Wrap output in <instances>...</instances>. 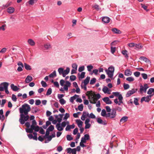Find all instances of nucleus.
<instances>
[{
    "instance_id": "44",
    "label": "nucleus",
    "mask_w": 154,
    "mask_h": 154,
    "mask_svg": "<svg viewBox=\"0 0 154 154\" xmlns=\"http://www.w3.org/2000/svg\"><path fill=\"white\" fill-rule=\"evenodd\" d=\"M38 0H29L28 2L29 3L30 5H33L35 2H36Z\"/></svg>"
},
{
    "instance_id": "31",
    "label": "nucleus",
    "mask_w": 154,
    "mask_h": 154,
    "mask_svg": "<svg viewBox=\"0 0 154 154\" xmlns=\"http://www.w3.org/2000/svg\"><path fill=\"white\" fill-rule=\"evenodd\" d=\"M127 51L126 50H123L122 51V53L124 55L125 57L127 58L128 59V56L127 54Z\"/></svg>"
},
{
    "instance_id": "52",
    "label": "nucleus",
    "mask_w": 154,
    "mask_h": 154,
    "mask_svg": "<svg viewBox=\"0 0 154 154\" xmlns=\"http://www.w3.org/2000/svg\"><path fill=\"white\" fill-rule=\"evenodd\" d=\"M113 141H111L110 142V147L112 148L113 147V146H114V147H116L117 146V145H115L114 144H113Z\"/></svg>"
},
{
    "instance_id": "50",
    "label": "nucleus",
    "mask_w": 154,
    "mask_h": 154,
    "mask_svg": "<svg viewBox=\"0 0 154 154\" xmlns=\"http://www.w3.org/2000/svg\"><path fill=\"white\" fill-rule=\"evenodd\" d=\"M93 7L97 11H99V10L100 9V8L98 5L95 4L94 6H93Z\"/></svg>"
},
{
    "instance_id": "19",
    "label": "nucleus",
    "mask_w": 154,
    "mask_h": 154,
    "mask_svg": "<svg viewBox=\"0 0 154 154\" xmlns=\"http://www.w3.org/2000/svg\"><path fill=\"white\" fill-rule=\"evenodd\" d=\"M112 31L114 33L116 34H120L122 33V32L121 31L116 28H114L112 29Z\"/></svg>"
},
{
    "instance_id": "56",
    "label": "nucleus",
    "mask_w": 154,
    "mask_h": 154,
    "mask_svg": "<svg viewBox=\"0 0 154 154\" xmlns=\"http://www.w3.org/2000/svg\"><path fill=\"white\" fill-rule=\"evenodd\" d=\"M141 7L142 8H143L145 10H146V11H149L147 9V7L144 4H141Z\"/></svg>"
},
{
    "instance_id": "21",
    "label": "nucleus",
    "mask_w": 154,
    "mask_h": 154,
    "mask_svg": "<svg viewBox=\"0 0 154 154\" xmlns=\"http://www.w3.org/2000/svg\"><path fill=\"white\" fill-rule=\"evenodd\" d=\"M102 91L105 93H107L109 94H110V93L109 92V91L108 88L106 86H104L102 89Z\"/></svg>"
},
{
    "instance_id": "54",
    "label": "nucleus",
    "mask_w": 154,
    "mask_h": 154,
    "mask_svg": "<svg viewBox=\"0 0 154 154\" xmlns=\"http://www.w3.org/2000/svg\"><path fill=\"white\" fill-rule=\"evenodd\" d=\"M32 109L34 110V111L32 112L33 113H35L39 111V110L36 107H33Z\"/></svg>"
},
{
    "instance_id": "30",
    "label": "nucleus",
    "mask_w": 154,
    "mask_h": 154,
    "mask_svg": "<svg viewBox=\"0 0 154 154\" xmlns=\"http://www.w3.org/2000/svg\"><path fill=\"white\" fill-rule=\"evenodd\" d=\"M118 99L119 100V103H118V104L119 105H121V103H123V102L122 101L123 100V97H122V94H120L119 97Z\"/></svg>"
},
{
    "instance_id": "26",
    "label": "nucleus",
    "mask_w": 154,
    "mask_h": 154,
    "mask_svg": "<svg viewBox=\"0 0 154 154\" xmlns=\"http://www.w3.org/2000/svg\"><path fill=\"white\" fill-rule=\"evenodd\" d=\"M24 66L25 69L26 70H31V66L27 64V63H24Z\"/></svg>"
},
{
    "instance_id": "58",
    "label": "nucleus",
    "mask_w": 154,
    "mask_h": 154,
    "mask_svg": "<svg viewBox=\"0 0 154 154\" xmlns=\"http://www.w3.org/2000/svg\"><path fill=\"white\" fill-rule=\"evenodd\" d=\"M112 94L114 95V96L118 97L119 96V95L121 94H119V92H112Z\"/></svg>"
},
{
    "instance_id": "1",
    "label": "nucleus",
    "mask_w": 154,
    "mask_h": 154,
    "mask_svg": "<svg viewBox=\"0 0 154 154\" xmlns=\"http://www.w3.org/2000/svg\"><path fill=\"white\" fill-rule=\"evenodd\" d=\"M30 106L27 104H24L21 107L19 108V111L20 114H24L25 116L28 115V112L30 110Z\"/></svg>"
},
{
    "instance_id": "34",
    "label": "nucleus",
    "mask_w": 154,
    "mask_h": 154,
    "mask_svg": "<svg viewBox=\"0 0 154 154\" xmlns=\"http://www.w3.org/2000/svg\"><path fill=\"white\" fill-rule=\"evenodd\" d=\"M70 69L69 67H67L66 69L64 70L63 71V73L67 75L69 72Z\"/></svg>"
},
{
    "instance_id": "20",
    "label": "nucleus",
    "mask_w": 154,
    "mask_h": 154,
    "mask_svg": "<svg viewBox=\"0 0 154 154\" xmlns=\"http://www.w3.org/2000/svg\"><path fill=\"white\" fill-rule=\"evenodd\" d=\"M27 42L28 44L31 46H33L35 44V42L32 39H29Z\"/></svg>"
},
{
    "instance_id": "39",
    "label": "nucleus",
    "mask_w": 154,
    "mask_h": 154,
    "mask_svg": "<svg viewBox=\"0 0 154 154\" xmlns=\"http://www.w3.org/2000/svg\"><path fill=\"white\" fill-rule=\"evenodd\" d=\"M64 69L62 68H60L58 69V71L60 75H62V74L63 73Z\"/></svg>"
},
{
    "instance_id": "10",
    "label": "nucleus",
    "mask_w": 154,
    "mask_h": 154,
    "mask_svg": "<svg viewBox=\"0 0 154 154\" xmlns=\"http://www.w3.org/2000/svg\"><path fill=\"white\" fill-rule=\"evenodd\" d=\"M132 74V72L130 69H127L125 71L124 74L127 76H131Z\"/></svg>"
},
{
    "instance_id": "45",
    "label": "nucleus",
    "mask_w": 154,
    "mask_h": 154,
    "mask_svg": "<svg viewBox=\"0 0 154 154\" xmlns=\"http://www.w3.org/2000/svg\"><path fill=\"white\" fill-rule=\"evenodd\" d=\"M78 109L80 111H82L83 109V106L82 104H81L80 105L78 106Z\"/></svg>"
},
{
    "instance_id": "60",
    "label": "nucleus",
    "mask_w": 154,
    "mask_h": 154,
    "mask_svg": "<svg viewBox=\"0 0 154 154\" xmlns=\"http://www.w3.org/2000/svg\"><path fill=\"white\" fill-rule=\"evenodd\" d=\"M128 45L129 47L132 48L135 46V44L132 42L128 44Z\"/></svg>"
},
{
    "instance_id": "17",
    "label": "nucleus",
    "mask_w": 154,
    "mask_h": 154,
    "mask_svg": "<svg viewBox=\"0 0 154 154\" xmlns=\"http://www.w3.org/2000/svg\"><path fill=\"white\" fill-rule=\"evenodd\" d=\"M147 93L150 95H153L154 94V88H150L147 91Z\"/></svg>"
},
{
    "instance_id": "47",
    "label": "nucleus",
    "mask_w": 154,
    "mask_h": 154,
    "mask_svg": "<svg viewBox=\"0 0 154 154\" xmlns=\"http://www.w3.org/2000/svg\"><path fill=\"white\" fill-rule=\"evenodd\" d=\"M87 68L89 72H90L91 71V69H93V67L92 65H90L88 66Z\"/></svg>"
},
{
    "instance_id": "14",
    "label": "nucleus",
    "mask_w": 154,
    "mask_h": 154,
    "mask_svg": "<svg viewBox=\"0 0 154 154\" xmlns=\"http://www.w3.org/2000/svg\"><path fill=\"white\" fill-rule=\"evenodd\" d=\"M61 125L60 123H57L56 125V127L57 130L59 131H61L63 129V128Z\"/></svg>"
},
{
    "instance_id": "5",
    "label": "nucleus",
    "mask_w": 154,
    "mask_h": 154,
    "mask_svg": "<svg viewBox=\"0 0 154 154\" xmlns=\"http://www.w3.org/2000/svg\"><path fill=\"white\" fill-rule=\"evenodd\" d=\"M152 95H149L146 97H143L140 100L141 103H142L143 101L146 102H149L151 99V97Z\"/></svg>"
},
{
    "instance_id": "49",
    "label": "nucleus",
    "mask_w": 154,
    "mask_h": 154,
    "mask_svg": "<svg viewBox=\"0 0 154 154\" xmlns=\"http://www.w3.org/2000/svg\"><path fill=\"white\" fill-rule=\"evenodd\" d=\"M66 138L67 140L70 141L72 140L73 138L70 135H67L66 136Z\"/></svg>"
},
{
    "instance_id": "29",
    "label": "nucleus",
    "mask_w": 154,
    "mask_h": 154,
    "mask_svg": "<svg viewBox=\"0 0 154 154\" xmlns=\"http://www.w3.org/2000/svg\"><path fill=\"white\" fill-rule=\"evenodd\" d=\"M90 79V77H87L84 80V83L85 85H87L89 83Z\"/></svg>"
},
{
    "instance_id": "55",
    "label": "nucleus",
    "mask_w": 154,
    "mask_h": 154,
    "mask_svg": "<svg viewBox=\"0 0 154 154\" xmlns=\"http://www.w3.org/2000/svg\"><path fill=\"white\" fill-rule=\"evenodd\" d=\"M6 27V25L5 24H4L2 26H0V30L4 31L5 30V27Z\"/></svg>"
},
{
    "instance_id": "59",
    "label": "nucleus",
    "mask_w": 154,
    "mask_h": 154,
    "mask_svg": "<svg viewBox=\"0 0 154 154\" xmlns=\"http://www.w3.org/2000/svg\"><path fill=\"white\" fill-rule=\"evenodd\" d=\"M141 75L144 79H147V75L145 73H142Z\"/></svg>"
},
{
    "instance_id": "2",
    "label": "nucleus",
    "mask_w": 154,
    "mask_h": 154,
    "mask_svg": "<svg viewBox=\"0 0 154 154\" xmlns=\"http://www.w3.org/2000/svg\"><path fill=\"white\" fill-rule=\"evenodd\" d=\"M20 117L19 122L21 125L24 124L29 118V116H25L24 114H20Z\"/></svg>"
},
{
    "instance_id": "9",
    "label": "nucleus",
    "mask_w": 154,
    "mask_h": 154,
    "mask_svg": "<svg viewBox=\"0 0 154 154\" xmlns=\"http://www.w3.org/2000/svg\"><path fill=\"white\" fill-rule=\"evenodd\" d=\"M92 91H88L87 92L86 95L88 96V99L90 100H91V99L94 97V95L92 92Z\"/></svg>"
},
{
    "instance_id": "12",
    "label": "nucleus",
    "mask_w": 154,
    "mask_h": 154,
    "mask_svg": "<svg viewBox=\"0 0 154 154\" xmlns=\"http://www.w3.org/2000/svg\"><path fill=\"white\" fill-rule=\"evenodd\" d=\"M140 60H142L148 63L149 64H150L151 62L147 58H146V57H144L142 56L140 58Z\"/></svg>"
},
{
    "instance_id": "64",
    "label": "nucleus",
    "mask_w": 154,
    "mask_h": 154,
    "mask_svg": "<svg viewBox=\"0 0 154 154\" xmlns=\"http://www.w3.org/2000/svg\"><path fill=\"white\" fill-rule=\"evenodd\" d=\"M140 74V73L139 72H136L134 73V75L136 77H139Z\"/></svg>"
},
{
    "instance_id": "43",
    "label": "nucleus",
    "mask_w": 154,
    "mask_h": 154,
    "mask_svg": "<svg viewBox=\"0 0 154 154\" xmlns=\"http://www.w3.org/2000/svg\"><path fill=\"white\" fill-rule=\"evenodd\" d=\"M33 129L32 128L30 127V128L26 129V131L27 133H32L33 132Z\"/></svg>"
},
{
    "instance_id": "11",
    "label": "nucleus",
    "mask_w": 154,
    "mask_h": 154,
    "mask_svg": "<svg viewBox=\"0 0 154 154\" xmlns=\"http://www.w3.org/2000/svg\"><path fill=\"white\" fill-rule=\"evenodd\" d=\"M103 100L106 104H111L112 103V101L110 100L109 97H107L103 98Z\"/></svg>"
},
{
    "instance_id": "42",
    "label": "nucleus",
    "mask_w": 154,
    "mask_h": 154,
    "mask_svg": "<svg viewBox=\"0 0 154 154\" xmlns=\"http://www.w3.org/2000/svg\"><path fill=\"white\" fill-rule=\"evenodd\" d=\"M107 114H106V111L104 109H103L102 110L101 115L103 116H106Z\"/></svg>"
},
{
    "instance_id": "41",
    "label": "nucleus",
    "mask_w": 154,
    "mask_h": 154,
    "mask_svg": "<svg viewBox=\"0 0 154 154\" xmlns=\"http://www.w3.org/2000/svg\"><path fill=\"white\" fill-rule=\"evenodd\" d=\"M47 129L50 131H52L54 129V126L51 125Z\"/></svg>"
},
{
    "instance_id": "35",
    "label": "nucleus",
    "mask_w": 154,
    "mask_h": 154,
    "mask_svg": "<svg viewBox=\"0 0 154 154\" xmlns=\"http://www.w3.org/2000/svg\"><path fill=\"white\" fill-rule=\"evenodd\" d=\"M134 78L132 77H128L126 79V80L129 82H132L134 80Z\"/></svg>"
},
{
    "instance_id": "61",
    "label": "nucleus",
    "mask_w": 154,
    "mask_h": 154,
    "mask_svg": "<svg viewBox=\"0 0 154 154\" xmlns=\"http://www.w3.org/2000/svg\"><path fill=\"white\" fill-rule=\"evenodd\" d=\"M12 100L14 102H16L17 101V98L15 95L14 94L12 95Z\"/></svg>"
},
{
    "instance_id": "6",
    "label": "nucleus",
    "mask_w": 154,
    "mask_h": 154,
    "mask_svg": "<svg viewBox=\"0 0 154 154\" xmlns=\"http://www.w3.org/2000/svg\"><path fill=\"white\" fill-rule=\"evenodd\" d=\"M1 85L3 86V91L5 90V92L7 94H9V92L8 90V87L9 85L8 83L6 82H4L2 83Z\"/></svg>"
},
{
    "instance_id": "3",
    "label": "nucleus",
    "mask_w": 154,
    "mask_h": 154,
    "mask_svg": "<svg viewBox=\"0 0 154 154\" xmlns=\"http://www.w3.org/2000/svg\"><path fill=\"white\" fill-rule=\"evenodd\" d=\"M116 116V109L113 108L112 109L111 112H108L106 115V117H109L110 119L115 118Z\"/></svg>"
},
{
    "instance_id": "23",
    "label": "nucleus",
    "mask_w": 154,
    "mask_h": 154,
    "mask_svg": "<svg viewBox=\"0 0 154 154\" xmlns=\"http://www.w3.org/2000/svg\"><path fill=\"white\" fill-rule=\"evenodd\" d=\"M128 117L127 116L123 117L120 120V122L124 123L126 122L128 119Z\"/></svg>"
},
{
    "instance_id": "24",
    "label": "nucleus",
    "mask_w": 154,
    "mask_h": 154,
    "mask_svg": "<svg viewBox=\"0 0 154 154\" xmlns=\"http://www.w3.org/2000/svg\"><path fill=\"white\" fill-rule=\"evenodd\" d=\"M14 8L12 7L8 8L7 9V12L10 14H12L14 12Z\"/></svg>"
},
{
    "instance_id": "18",
    "label": "nucleus",
    "mask_w": 154,
    "mask_h": 154,
    "mask_svg": "<svg viewBox=\"0 0 154 154\" xmlns=\"http://www.w3.org/2000/svg\"><path fill=\"white\" fill-rule=\"evenodd\" d=\"M32 78L31 76H28L26 78L25 82L26 83H29L32 80Z\"/></svg>"
},
{
    "instance_id": "62",
    "label": "nucleus",
    "mask_w": 154,
    "mask_h": 154,
    "mask_svg": "<svg viewBox=\"0 0 154 154\" xmlns=\"http://www.w3.org/2000/svg\"><path fill=\"white\" fill-rule=\"evenodd\" d=\"M84 138H85L86 140H89L90 138V136L89 135L87 134L85 135Z\"/></svg>"
},
{
    "instance_id": "4",
    "label": "nucleus",
    "mask_w": 154,
    "mask_h": 154,
    "mask_svg": "<svg viewBox=\"0 0 154 154\" xmlns=\"http://www.w3.org/2000/svg\"><path fill=\"white\" fill-rule=\"evenodd\" d=\"M148 85L147 84H145L143 86L141 85L140 86V91L141 94H143V92L146 93L147 89L149 88Z\"/></svg>"
},
{
    "instance_id": "32",
    "label": "nucleus",
    "mask_w": 154,
    "mask_h": 154,
    "mask_svg": "<svg viewBox=\"0 0 154 154\" xmlns=\"http://www.w3.org/2000/svg\"><path fill=\"white\" fill-rule=\"evenodd\" d=\"M134 49H141L143 47L141 45H140L139 44H135V46H134Z\"/></svg>"
},
{
    "instance_id": "33",
    "label": "nucleus",
    "mask_w": 154,
    "mask_h": 154,
    "mask_svg": "<svg viewBox=\"0 0 154 154\" xmlns=\"http://www.w3.org/2000/svg\"><path fill=\"white\" fill-rule=\"evenodd\" d=\"M56 76V72L55 70H54L52 73L50 74L49 76L50 78H53L54 76Z\"/></svg>"
},
{
    "instance_id": "53",
    "label": "nucleus",
    "mask_w": 154,
    "mask_h": 154,
    "mask_svg": "<svg viewBox=\"0 0 154 154\" xmlns=\"http://www.w3.org/2000/svg\"><path fill=\"white\" fill-rule=\"evenodd\" d=\"M34 136H33V139L36 140H37V133L35 132H34L33 133Z\"/></svg>"
},
{
    "instance_id": "16",
    "label": "nucleus",
    "mask_w": 154,
    "mask_h": 154,
    "mask_svg": "<svg viewBox=\"0 0 154 154\" xmlns=\"http://www.w3.org/2000/svg\"><path fill=\"white\" fill-rule=\"evenodd\" d=\"M76 122L79 128L82 127L83 122L80 119H76Z\"/></svg>"
},
{
    "instance_id": "48",
    "label": "nucleus",
    "mask_w": 154,
    "mask_h": 154,
    "mask_svg": "<svg viewBox=\"0 0 154 154\" xmlns=\"http://www.w3.org/2000/svg\"><path fill=\"white\" fill-rule=\"evenodd\" d=\"M41 84H42V87L44 88L46 87L47 85V83H46V82L43 81H41Z\"/></svg>"
},
{
    "instance_id": "22",
    "label": "nucleus",
    "mask_w": 154,
    "mask_h": 154,
    "mask_svg": "<svg viewBox=\"0 0 154 154\" xmlns=\"http://www.w3.org/2000/svg\"><path fill=\"white\" fill-rule=\"evenodd\" d=\"M44 47L45 50H49L51 48L50 44L49 43H47L44 45Z\"/></svg>"
},
{
    "instance_id": "7",
    "label": "nucleus",
    "mask_w": 154,
    "mask_h": 154,
    "mask_svg": "<svg viewBox=\"0 0 154 154\" xmlns=\"http://www.w3.org/2000/svg\"><path fill=\"white\" fill-rule=\"evenodd\" d=\"M137 89H132V90L128 91L126 94V97H128L137 92Z\"/></svg>"
},
{
    "instance_id": "27",
    "label": "nucleus",
    "mask_w": 154,
    "mask_h": 154,
    "mask_svg": "<svg viewBox=\"0 0 154 154\" xmlns=\"http://www.w3.org/2000/svg\"><path fill=\"white\" fill-rule=\"evenodd\" d=\"M31 128H32L33 130L36 132L38 131H39L40 128L38 126L33 127L32 125H31Z\"/></svg>"
},
{
    "instance_id": "28",
    "label": "nucleus",
    "mask_w": 154,
    "mask_h": 154,
    "mask_svg": "<svg viewBox=\"0 0 154 154\" xmlns=\"http://www.w3.org/2000/svg\"><path fill=\"white\" fill-rule=\"evenodd\" d=\"M79 96V95L75 94L74 96L71 97L69 100L72 103L74 102V100L76 99V97H78Z\"/></svg>"
},
{
    "instance_id": "63",
    "label": "nucleus",
    "mask_w": 154,
    "mask_h": 154,
    "mask_svg": "<svg viewBox=\"0 0 154 154\" xmlns=\"http://www.w3.org/2000/svg\"><path fill=\"white\" fill-rule=\"evenodd\" d=\"M134 102L135 105H139V103L138 102V100L137 98H134Z\"/></svg>"
},
{
    "instance_id": "51",
    "label": "nucleus",
    "mask_w": 154,
    "mask_h": 154,
    "mask_svg": "<svg viewBox=\"0 0 154 154\" xmlns=\"http://www.w3.org/2000/svg\"><path fill=\"white\" fill-rule=\"evenodd\" d=\"M69 117V113H66L65 114V115L63 119L64 120H66Z\"/></svg>"
},
{
    "instance_id": "15",
    "label": "nucleus",
    "mask_w": 154,
    "mask_h": 154,
    "mask_svg": "<svg viewBox=\"0 0 154 154\" xmlns=\"http://www.w3.org/2000/svg\"><path fill=\"white\" fill-rule=\"evenodd\" d=\"M11 89L14 91H17L19 89V88H18L17 86L14 85L13 84L11 85Z\"/></svg>"
},
{
    "instance_id": "13",
    "label": "nucleus",
    "mask_w": 154,
    "mask_h": 154,
    "mask_svg": "<svg viewBox=\"0 0 154 154\" xmlns=\"http://www.w3.org/2000/svg\"><path fill=\"white\" fill-rule=\"evenodd\" d=\"M110 19L108 17H105L102 19V21L105 23H108L110 21Z\"/></svg>"
},
{
    "instance_id": "40",
    "label": "nucleus",
    "mask_w": 154,
    "mask_h": 154,
    "mask_svg": "<svg viewBox=\"0 0 154 154\" xmlns=\"http://www.w3.org/2000/svg\"><path fill=\"white\" fill-rule=\"evenodd\" d=\"M59 102L61 105H64L66 103V101L63 98L60 99Z\"/></svg>"
},
{
    "instance_id": "37",
    "label": "nucleus",
    "mask_w": 154,
    "mask_h": 154,
    "mask_svg": "<svg viewBox=\"0 0 154 154\" xmlns=\"http://www.w3.org/2000/svg\"><path fill=\"white\" fill-rule=\"evenodd\" d=\"M123 87L125 90H127L129 88L130 86L128 84L124 83L123 84Z\"/></svg>"
},
{
    "instance_id": "25",
    "label": "nucleus",
    "mask_w": 154,
    "mask_h": 154,
    "mask_svg": "<svg viewBox=\"0 0 154 154\" xmlns=\"http://www.w3.org/2000/svg\"><path fill=\"white\" fill-rule=\"evenodd\" d=\"M97 100V99L94 97H93V98L91 99V100H90L89 101L90 103H91L95 104Z\"/></svg>"
},
{
    "instance_id": "38",
    "label": "nucleus",
    "mask_w": 154,
    "mask_h": 154,
    "mask_svg": "<svg viewBox=\"0 0 154 154\" xmlns=\"http://www.w3.org/2000/svg\"><path fill=\"white\" fill-rule=\"evenodd\" d=\"M96 81V79L95 78H93L92 79H91L90 82V84L91 85H92L94 84L95 83Z\"/></svg>"
},
{
    "instance_id": "36",
    "label": "nucleus",
    "mask_w": 154,
    "mask_h": 154,
    "mask_svg": "<svg viewBox=\"0 0 154 154\" xmlns=\"http://www.w3.org/2000/svg\"><path fill=\"white\" fill-rule=\"evenodd\" d=\"M52 90L51 88H49L46 94V95H50L52 93Z\"/></svg>"
},
{
    "instance_id": "46",
    "label": "nucleus",
    "mask_w": 154,
    "mask_h": 154,
    "mask_svg": "<svg viewBox=\"0 0 154 154\" xmlns=\"http://www.w3.org/2000/svg\"><path fill=\"white\" fill-rule=\"evenodd\" d=\"M70 80L71 81H74L76 79V77L75 75H71L70 77Z\"/></svg>"
},
{
    "instance_id": "57",
    "label": "nucleus",
    "mask_w": 154,
    "mask_h": 154,
    "mask_svg": "<svg viewBox=\"0 0 154 154\" xmlns=\"http://www.w3.org/2000/svg\"><path fill=\"white\" fill-rule=\"evenodd\" d=\"M84 66H82L80 67L79 68V72H82L84 70Z\"/></svg>"
},
{
    "instance_id": "8",
    "label": "nucleus",
    "mask_w": 154,
    "mask_h": 154,
    "mask_svg": "<svg viewBox=\"0 0 154 154\" xmlns=\"http://www.w3.org/2000/svg\"><path fill=\"white\" fill-rule=\"evenodd\" d=\"M113 69V71H111L110 69H106L105 70L108 77L111 78H112L114 72V69Z\"/></svg>"
}]
</instances>
